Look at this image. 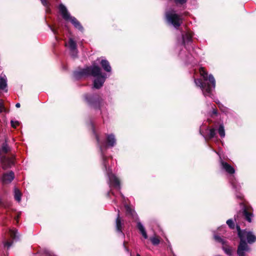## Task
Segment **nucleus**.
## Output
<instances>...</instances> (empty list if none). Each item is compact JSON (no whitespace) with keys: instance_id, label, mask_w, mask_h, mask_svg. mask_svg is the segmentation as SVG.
<instances>
[{"instance_id":"9","label":"nucleus","mask_w":256,"mask_h":256,"mask_svg":"<svg viewBox=\"0 0 256 256\" xmlns=\"http://www.w3.org/2000/svg\"><path fill=\"white\" fill-rule=\"evenodd\" d=\"M14 173L12 172H10L3 174L2 181L4 184L10 183L14 178Z\"/></svg>"},{"instance_id":"27","label":"nucleus","mask_w":256,"mask_h":256,"mask_svg":"<svg viewBox=\"0 0 256 256\" xmlns=\"http://www.w3.org/2000/svg\"><path fill=\"white\" fill-rule=\"evenodd\" d=\"M12 242H13L12 241V242H9L8 240H6V241L4 242V246L5 247H6L8 249V248H9L11 246L12 244Z\"/></svg>"},{"instance_id":"14","label":"nucleus","mask_w":256,"mask_h":256,"mask_svg":"<svg viewBox=\"0 0 256 256\" xmlns=\"http://www.w3.org/2000/svg\"><path fill=\"white\" fill-rule=\"evenodd\" d=\"M116 228L118 232H122V224L120 216L119 211L118 212V217L116 220Z\"/></svg>"},{"instance_id":"15","label":"nucleus","mask_w":256,"mask_h":256,"mask_svg":"<svg viewBox=\"0 0 256 256\" xmlns=\"http://www.w3.org/2000/svg\"><path fill=\"white\" fill-rule=\"evenodd\" d=\"M85 98L88 103L94 104L96 106L97 104H99L100 102L94 99L93 97H92L90 96L86 95L85 96Z\"/></svg>"},{"instance_id":"6","label":"nucleus","mask_w":256,"mask_h":256,"mask_svg":"<svg viewBox=\"0 0 256 256\" xmlns=\"http://www.w3.org/2000/svg\"><path fill=\"white\" fill-rule=\"evenodd\" d=\"M59 10L64 20L70 21L74 27L78 30H83V28L80 22L74 17H72L70 15L66 7L64 4H60V5Z\"/></svg>"},{"instance_id":"21","label":"nucleus","mask_w":256,"mask_h":256,"mask_svg":"<svg viewBox=\"0 0 256 256\" xmlns=\"http://www.w3.org/2000/svg\"><path fill=\"white\" fill-rule=\"evenodd\" d=\"M216 134V130L214 128H212L209 130L208 136L210 138H214Z\"/></svg>"},{"instance_id":"34","label":"nucleus","mask_w":256,"mask_h":256,"mask_svg":"<svg viewBox=\"0 0 256 256\" xmlns=\"http://www.w3.org/2000/svg\"><path fill=\"white\" fill-rule=\"evenodd\" d=\"M40 1L44 6H47L48 4L46 0H40Z\"/></svg>"},{"instance_id":"29","label":"nucleus","mask_w":256,"mask_h":256,"mask_svg":"<svg viewBox=\"0 0 256 256\" xmlns=\"http://www.w3.org/2000/svg\"><path fill=\"white\" fill-rule=\"evenodd\" d=\"M214 238L216 241L224 244V240L221 238L220 236L215 235L214 236Z\"/></svg>"},{"instance_id":"22","label":"nucleus","mask_w":256,"mask_h":256,"mask_svg":"<svg viewBox=\"0 0 256 256\" xmlns=\"http://www.w3.org/2000/svg\"><path fill=\"white\" fill-rule=\"evenodd\" d=\"M125 208L127 214L134 215V211L128 205L125 206Z\"/></svg>"},{"instance_id":"42","label":"nucleus","mask_w":256,"mask_h":256,"mask_svg":"<svg viewBox=\"0 0 256 256\" xmlns=\"http://www.w3.org/2000/svg\"><path fill=\"white\" fill-rule=\"evenodd\" d=\"M1 203V200L0 199V204Z\"/></svg>"},{"instance_id":"11","label":"nucleus","mask_w":256,"mask_h":256,"mask_svg":"<svg viewBox=\"0 0 256 256\" xmlns=\"http://www.w3.org/2000/svg\"><path fill=\"white\" fill-rule=\"evenodd\" d=\"M106 142L108 146L113 147L116 144V139L113 134H108L106 136Z\"/></svg>"},{"instance_id":"28","label":"nucleus","mask_w":256,"mask_h":256,"mask_svg":"<svg viewBox=\"0 0 256 256\" xmlns=\"http://www.w3.org/2000/svg\"><path fill=\"white\" fill-rule=\"evenodd\" d=\"M224 250L226 254L228 255L231 256L232 250L230 248H224Z\"/></svg>"},{"instance_id":"31","label":"nucleus","mask_w":256,"mask_h":256,"mask_svg":"<svg viewBox=\"0 0 256 256\" xmlns=\"http://www.w3.org/2000/svg\"><path fill=\"white\" fill-rule=\"evenodd\" d=\"M218 105V107L220 108L221 110L223 112H226V108L224 106L220 104V102H216Z\"/></svg>"},{"instance_id":"38","label":"nucleus","mask_w":256,"mask_h":256,"mask_svg":"<svg viewBox=\"0 0 256 256\" xmlns=\"http://www.w3.org/2000/svg\"><path fill=\"white\" fill-rule=\"evenodd\" d=\"M234 220L236 222V220H237V218L235 217V218H234Z\"/></svg>"},{"instance_id":"25","label":"nucleus","mask_w":256,"mask_h":256,"mask_svg":"<svg viewBox=\"0 0 256 256\" xmlns=\"http://www.w3.org/2000/svg\"><path fill=\"white\" fill-rule=\"evenodd\" d=\"M226 224L230 228H234V221L232 220H231V219L228 220L226 221Z\"/></svg>"},{"instance_id":"20","label":"nucleus","mask_w":256,"mask_h":256,"mask_svg":"<svg viewBox=\"0 0 256 256\" xmlns=\"http://www.w3.org/2000/svg\"><path fill=\"white\" fill-rule=\"evenodd\" d=\"M218 132L219 134L222 138H224L225 136V131L224 129V126L222 124L220 126Z\"/></svg>"},{"instance_id":"35","label":"nucleus","mask_w":256,"mask_h":256,"mask_svg":"<svg viewBox=\"0 0 256 256\" xmlns=\"http://www.w3.org/2000/svg\"><path fill=\"white\" fill-rule=\"evenodd\" d=\"M20 103H17V104H16V106L17 108H20Z\"/></svg>"},{"instance_id":"3","label":"nucleus","mask_w":256,"mask_h":256,"mask_svg":"<svg viewBox=\"0 0 256 256\" xmlns=\"http://www.w3.org/2000/svg\"><path fill=\"white\" fill-rule=\"evenodd\" d=\"M236 228L238 236L240 240L238 248L237 254L239 256H244V252H248L250 250L246 240H247L248 243L252 244L256 241V236L252 232L246 231V230H241L240 226L238 224Z\"/></svg>"},{"instance_id":"8","label":"nucleus","mask_w":256,"mask_h":256,"mask_svg":"<svg viewBox=\"0 0 256 256\" xmlns=\"http://www.w3.org/2000/svg\"><path fill=\"white\" fill-rule=\"evenodd\" d=\"M220 164L222 169H224L226 172L230 174H233L235 172V170L233 167H232L228 163L220 160Z\"/></svg>"},{"instance_id":"32","label":"nucleus","mask_w":256,"mask_h":256,"mask_svg":"<svg viewBox=\"0 0 256 256\" xmlns=\"http://www.w3.org/2000/svg\"><path fill=\"white\" fill-rule=\"evenodd\" d=\"M19 122L18 121L11 120V125L13 128H16Z\"/></svg>"},{"instance_id":"4","label":"nucleus","mask_w":256,"mask_h":256,"mask_svg":"<svg viewBox=\"0 0 256 256\" xmlns=\"http://www.w3.org/2000/svg\"><path fill=\"white\" fill-rule=\"evenodd\" d=\"M96 138L98 144H100V150L102 152V158L103 160V164L106 170L107 171V174L109 180L110 186H114L116 188L120 190V186L119 179L114 174L112 173L111 170L108 169V170H107V166L106 162V158L105 156H104L102 152L103 148H105L106 146L104 144H102L100 142L99 138L98 136H96Z\"/></svg>"},{"instance_id":"26","label":"nucleus","mask_w":256,"mask_h":256,"mask_svg":"<svg viewBox=\"0 0 256 256\" xmlns=\"http://www.w3.org/2000/svg\"><path fill=\"white\" fill-rule=\"evenodd\" d=\"M2 150L3 152H4L5 153H6L9 151L10 148L8 146L7 144L6 143H5V144H4L2 145Z\"/></svg>"},{"instance_id":"40","label":"nucleus","mask_w":256,"mask_h":256,"mask_svg":"<svg viewBox=\"0 0 256 256\" xmlns=\"http://www.w3.org/2000/svg\"><path fill=\"white\" fill-rule=\"evenodd\" d=\"M136 256H140L139 254H137Z\"/></svg>"},{"instance_id":"19","label":"nucleus","mask_w":256,"mask_h":256,"mask_svg":"<svg viewBox=\"0 0 256 256\" xmlns=\"http://www.w3.org/2000/svg\"><path fill=\"white\" fill-rule=\"evenodd\" d=\"M14 198L18 202H20L21 200V193L18 189L15 188L14 190Z\"/></svg>"},{"instance_id":"30","label":"nucleus","mask_w":256,"mask_h":256,"mask_svg":"<svg viewBox=\"0 0 256 256\" xmlns=\"http://www.w3.org/2000/svg\"><path fill=\"white\" fill-rule=\"evenodd\" d=\"M176 4H182L186 2V0H174Z\"/></svg>"},{"instance_id":"12","label":"nucleus","mask_w":256,"mask_h":256,"mask_svg":"<svg viewBox=\"0 0 256 256\" xmlns=\"http://www.w3.org/2000/svg\"><path fill=\"white\" fill-rule=\"evenodd\" d=\"M100 64L104 70L106 72H110L112 70L109 62L106 60H102Z\"/></svg>"},{"instance_id":"23","label":"nucleus","mask_w":256,"mask_h":256,"mask_svg":"<svg viewBox=\"0 0 256 256\" xmlns=\"http://www.w3.org/2000/svg\"><path fill=\"white\" fill-rule=\"evenodd\" d=\"M230 183L234 188L236 190H239L240 188V186L236 184V182L235 180H230Z\"/></svg>"},{"instance_id":"13","label":"nucleus","mask_w":256,"mask_h":256,"mask_svg":"<svg viewBox=\"0 0 256 256\" xmlns=\"http://www.w3.org/2000/svg\"><path fill=\"white\" fill-rule=\"evenodd\" d=\"M137 226L138 230H140V232H141L142 234L144 236V238L146 239L148 238V236L145 230V228L143 225L140 222H138Z\"/></svg>"},{"instance_id":"24","label":"nucleus","mask_w":256,"mask_h":256,"mask_svg":"<svg viewBox=\"0 0 256 256\" xmlns=\"http://www.w3.org/2000/svg\"><path fill=\"white\" fill-rule=\"evenodd\" d=\"M151 242L154 245H157L160 242V240L156 237H153L150 238Z\"/></svg>"},{"instance_id":"1","label":"nucleus","mask_w":256,"mask_h":256,"mask_svg":"<svg viewBox=\"0 0 256 256\" xmlns=\"http://www.w3.org/2000/svg\"><path fill=\"white\" fill-rule=\"evenodd\" d=\"M90 76L96 78L94 80V87L97 89L102 86L106 79V75L102 73L100 68L96 66H87L83 69L75 71L74 73V77L76 80Z\"/></svg>"},{"instance_id":"37","label":"nucleus","mask_w":256,"mask_h":256,"mask_svg":"<svg viewBox=\"0 0 256 256\" xmlns=\"http://www.w3.org/2000/svg\"><path fill=\"white\" fill-rule=\"evenodd\" d=\"M236 196L240 198H241L242 197V196Z\"/></svg>"},{"instance_id":"5","label":"nucleus","mask_w":256,"mask_h":256,"mask_svg":"<svg viewBox=\"0 0 256 256\" xmlns=\"http://www.w3.org/2000/svg\"><path fill=\"white\" fill-rule=\"evenodd\" d=\"M166 18L168 23L175 28H178L182 23V16L177 14L174 10H170L166 12Z\"/></svg>"},{"instance_id":"2","label":"nucleus","mask_w":256,"mask_h":256,"mask_svg":"<svg viewBox=\"0 0 256 256\" xmlns=\"http://www.w3.org/2000/svg\"><path fill=\"white\" fill-rule=\"evenodd\" d=\"M200 73L203 78L204 82L200 79H195L194 82L196 86L200 88L204 96H211L212 91L216 87L215 79L211 74L208 76L204 68H200Z\"/></svg>"},{"instance_id":"16","label":"nucleus","mask_w":256,"mask_h":256,"mask_svg":"<svg viewBox=\"0 0 256 256\" xmlns=\"http://www.w3.org/2000/svg\"><path fill=\"white\" fill-rule=\"evenodd\" d=\"M192 36L190 33L186 32L184 34L182 35V42L184 44L186 43L190 42L192 40Z\"/></svg>"},{"instance_id":"18","label":"nucleus","mask_w":256,"mask_h":256,"mask_svg":"<svg viewBox=\"0 0 256 256\" xmlns=\"http://www.w3.org/2000/svg\"><path fill=\"white\" fill-rule=\"evenodd\" d=\"M243 214L245 217V218L250 222H252V214L250 212H248L246 209H244L243 212Z\"/></svg>"},{"instance_id":"33","label":"nucleus","mask_w":256,"mask_h":256,"mask_svg":"<svg viewBox=\"0 0 256 256\" xmlns=\"http://www.w3.org/2000/svg\"><path fill=\"white\" fill-rule=\"evenodd\" d=\"M3 110H4V108L3 106L2 102H0V113L2 112Z\"/></svg>"},{"instance_id":"7","label":"nucleus","mask_w":256,"mask_h":256,"mask_svg":"<svg viewBox=\"0 0 256 256\" xmlns=\"http://www.w3.org/2000/svg\"><path fill=\"white\" fill-rule=\"evenodd\" d=\"M66 46H68L71 52V55L72 57L76 58L77 56L78 50L76 49V44L74 40L72 38L69 39L68 44H66Z\"/></svg>"},{"instance_id":"41","label":"nucleus","mask_w":256,"mask_h":256,"mask_svg":"<svg viewBox=\"0 0 256 256\" xmlns=\"http://www.w3.org/2000/svg\"><path fill=\"white\" fill-rule=\"evenodd\" d=\"M245 252H244V256H245Z\"/></svg>"},{"instance_id":"36","label":"nucleus","mask_w":256,"mask_h":256,"mask_svg":"<svg viewBox=\"0 0 256 256\" xmlns=\"http://www.w3.org/2000/svg\"><path fill=\"white\" fill-rule=\"evenodd\" d=\"M213 113L214 114H216L217 113L216 110H214Z\"/></svg>"},{"instance_id":"39","label":"nucleus","mask_w":256,"mask_h":256,"mask_svg":"<svg viewBox=\"0 0 256 256\" xmlns=\"http://www.w3.org/2000/svg\"><path fill=\"white\" fill-rule=\"evenodd\" d=\"M125 248H126V250L128 251V249L126 248L125 247Z\"/></svg>"},{"instance_id":"10","label":"nucleus","mask_w":256,"mask_h":256,"mask_svg":"<svg viewBox=\"0 0 256 256\" xmlns=\"http://www.w3.org/2000/svg\"><path fill=\"white\" fill-rule=\"evenodd\" d=\"M7 78L4 74H2L0 76V90H4L7 92Z\"/></svg>"},{"instance_id":"17","label":"nucleus","mask_w":256,"mask_h":256,"mask_svg":"<svg viewBox=\"0 0 256 256\" xmlns=\"http://www.w3.org/2000/svg\"><path fill=\"white\" fill-rule=\"evenodd\" d=\"M9 234L13 240H16L18 238L16 230H9Z\"/></svg>"}]
</instances>
